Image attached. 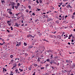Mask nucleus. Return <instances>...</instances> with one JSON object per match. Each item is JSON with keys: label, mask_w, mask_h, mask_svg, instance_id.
Instances as JSON below:
<instances>
[{"label": "nucleus", "mask_w": 75, "mask_h": 75, "mask_svg": "<svg viewBox=\"0 0 75 75\" xmlns=\"http://www.w3.org/2000/svg\"><path fill=\"white\" fill-rule=\"evenodd\" d=\"M16 42H17V44L16 45V46L18 47L19 46H20V45H21V42H18L16 41Z\"/></svg>", "instance_id": "1"}, {"label": "nucleus", "mask_w": 75, "mask_h": 75, "mask_svg": "<svg viewBox=\"0 0 75 75\" xmlns=\"http://www.w3.org/2000/svg\"><path fill=\"white\" fill-rule=\"evenodd\" d=\"M66 62L67 64H71V61H70V60H66Z\"/></svg>", "instance_id": "2"}, {"label": "nucleus", "mask_w": 75, "mask_h": 75, "mask_svg": "<svg viewBox=\"0 0 75 75\" xmlns=\"http://www.w3.org/2000/svg\"><path fill=\"white\" fill-rule=\"evenodd\" d=\"M27 37H28V38H29V37L34 38V36H33L31 34H29V35H27Z\"/></svg>", "instance_id": "3"}, {"label": "nucleus", "mask_w": 75, "mask_h": 75, "mask_svg": "<svg viewBox=\"0 0 75 75\" xmlns=\"http://www.w3.org/2000/svg\"><path fill=\"white\" fill-rule=\"evenodd\" d=\"M46 52H51L52 53L53 52L51 50H47L46 51Z\"/></svg>", "instance_id": "4"}, {"label": "nucleus", "mask_w": 75, "mask_h": 75, "mask_svg": "<svg viewBox=\"0 0 75 75\" xmlns=\"http://www.w3.org/2000/svg\"><path fill=\"white\" fill-rule=\"evenodd\" d=\"M54 61L51 59V60L50 61V63L51 64V65H52V64L54 63Z\"/></svg>", "instance_id": "5"}, {"label": "nucleus", "mask_w": 75, "mask_h": 75, "mask_svg": "<svg viewBox=\"0 0 75 75\" xmlns=\"http://www.w3.org/2000/svg\"><path fill=\"white\" fill-rule=\"evenodd\" d=\"M7 11L8 13H10V11H11V9L10 8L7 9Z\"/></svg>", "instance_id": "6"}, {"label": "nucleus", "mask_w": 75, "mask_h": 75, "mask_svg": "<svg viewBox=\"0 0 75 75\" xmlns=\"http://www.w3.org/2000/svg\"><path fill=\"white\" fill-rule=\"evenodd\" d=\"M66 7H67V8H72V6H71V5H67V6H66Z\"/></svg>", "instance_id": "7"}, {"label": "nucleus", "mask_w": 75, "mask_h": 75, "mask_svg": "<svg viewBox=\"0 0 75 75\" xmlns=\"http://www.w3.org/2000/svg\"><path fill=\"white\" fill-rule=\"evenodd\" d=\"M1 2L2 4H4L5 3V1L4 0H1Z\"/></svg>", "instance_id": "8"}, {"label": "nucleus", "mask_w": 75, "mask_h": 75, "mask_svg": "<svg viewBox=\"0 0 75 75\" xmlns=\"http://www.w3.org/2000/svg\"><path fill=\"white\" fill-rule=\"evenodd\" d=\"M57 38H59V39H61V36H60V35H58L57 36Z\"/></svg>", "instance_id": "9"}, {"label": "nucleus", "mask_w": 75, "mask_h": 75, "mask_svg": "<svg viewBox=\"0 0 75 75\" xmlns=\"http://www.w3.org/2000/svg\"><path fill=\"white\" fill-rule=\"evenodd\" d=\"M15 24L16 27H19V26L20 25V24H18L17 23H15Z\"/></svg>", "instance_id": "10"}, {"label": "nucleus", "mask_w": 75, "mask_h": 75, "mask_svg": "<svg viewBox=\"0 0 75 75\" xmlns=\"http://www.w3.org/2000/svg\"><path fill=\"white\" fill-rule=\"evenodd\" d=\"M52 18H47V21H50V20H51Z\"/></svg>", "instance_id": "11"}, {"label": "nucleus", "mask_w": 75, "mask_h": 75, "mask_svg": "<svg viewBox=\"0 0 75 75\" xmlns=\"http://www.w3.org/2000/svg\"><path fill=\"white\" fill-rule=\"evenodd\" d=\"M45 62H46V61H44V60H43L41 62V64H44V63H45Z\"/></svg>", "instance_id": "12"}, {"label": "nucleus", "mask_w": 75, "mask_h": 75, "mask_svg": "<svg viewBox=\"0 0 75 75\" xmlns=\"http://www.w3.org/2000/svg\"><path fill=\"white\" fill-rule=\"evenodd\" d=\"M56 37H57L56 36V35H53V37H52V38H54L55 39H56Z\"/></svg>", "instance_id": "13"}, {"label": "nucleus", "mask_w": 75, "mask_h": 75, "mask_svg": "<svg viewBox=\"0 0 75 75\" xmlns=\"http://www.w3.org/2000/svg\"><path fill=\"white\" fill-rule=\"evenodd\" d=\"M15 71L16 73H18V69L15 70Z\"/></svg>", "instance_id": "14"}, {"label": "nucleus", "mask_w": 75, "mask_h": 75, "mask_svg": "<svg viewBox=\"0 0 75 75\" xmlns=\"http://www.w3.org/2000/svg\"><path fill=\"white\" fill-rule=\"evenodd\" d=\"M20 3H18L17 4V6L18 7H19L20 6Z\"/></svg>", "instance_id": "15"}, {"label": "nucleus", "mask_w": 75, "mask_h": 75, "mask_svg": "<svg viewBox=\"0 0 75 75\" xmlns=\"http://www.w3.org/2000/svg\"><path fill=\"white\" fill-rule=\"evenodd\" d=\"M12 6H14L15 5V3L14 2H12Z\"/></svg>", "instance_id": "16"}, {"label": "nucleus", "mask_w": 75, "mask_h": 75, "mask_svg": "<svg viewBox=\"0 0 75 75\" xmlns=\"http://www.w3.org/2000/svg\"><path fill=\"white\" fill-rule=\"evenodd\" d=\"M20 13H16L15 14V15L16 16H18V15H19V14H20Z\"/></svg>", "instance_id": "17"}, {"label": "nucleus", "mask_w": 75, "mask_h": 75, "mask_svg": "<svg viewBox=\"0 0 75 75\" xmlns=\"http://www.w3.org/2000/svg\"><path fill=\"white\" fill-rule=\"evenodd\" d=\"M15 8L16 10H17V9H18V7L17 6H15Z\"/></svg>", "instance_id": "18"}, {"label": "nucleus", "mask_w": 75, "mask_h": 75, "mask_svg": "<svg viewBox=\"0 0 75 75\" xmlns=\"http://www.w3.org/2000/svg\"><path fill=\"white\" fill-rule=\"evenodd\" d=\"M53 54H51V56H50V57H51V58L50 59H52V58H53Z\"/></svg>", "instance_id": "19"}, {"label": "nucleus", "mask_w": 75, "mask_h": 75, "mask_svg": "<svg viewBox=\"0 0 75 75\" xmlns=\"http://www.w3.org/2000/svg\"><path fill=\"white\" fill-rule=\"evenodd\" d=\"M3 71H5V72H6V71H7V70L6 69H4V68H3Z\"/></svg>", "instance_id": "20"}, {"label": "nucleus", "mask_w": 75, "mask_h": 75, "mask_svg": "<svg viewBox=\"0 0 75 75\" xmlns=\"http://www.w3.org/2000/svg\"><path fill=\"white\" fill-rule=\"evenodd\" d=\"M74 17H75V15H72V17H71V18H72L74 19Z\"/></svg>", "instance_id": "21"}, {"label": "nucleus", "mask_w": 75, "mask_h": 75, "mask_svg": "<svg viewBox=\"0 0 75 75\" xmlns=\"http://www.w3.org/2000/svg\"><path fill=\"white\" fill-rule=\"evenodd\" d=\"M19 71H20V72H22V71H23V69H19Z\"/></svg>", "instance_id": "22"}, {"label": "nucleus", "mask_w": 75, "mask_h": 75, "mask_svg": "<svg viewBox=\"0 0 75 75\" xmlns=\"http://www.w3.org/2000/svg\"><path fill=\"white\" fill-rule=\"evenodd\" d=\"M53 36V35H50L49 37H50V38H52V37Z\"/></svg>", "instance_id": "23"}, {"label": "nucleus", "mask_w": 75, "mask_h": 75, "mask_svg": "<svg viewBox=\"0 0 75 75\" xmlns=\"http://www.w3.org/2000/svg\"><path fill=\"white\" fill-rule=\"evenodd\" d=\"M10 57H11V58H13V55H11L10 56Z\"/></svg>", "instance_id": "24"}, {"label": "nucleus", "mask_w": 75, "mask_h": 75, "mask_svg": "<svg viewBox=\"0 0 75 75\" xmlns=\"http://www.w3.org/2000/svg\"><path fill=\"white\" fill-rule=\"evenodd\" d=\"M46 61H47V62H50V59H47Z\"/></svg>", "instance_id": "25"}, {"label": "nucleus", "mask_w": 75, "mask_h": 75, "mask_svg": "<svg viewBox=\"0 0 75 75\" xmlns=\"http://www.w3.org/2000/svg\"><path fill=\"white\" fill-rule=\"evenodd\" d=\"M24 46H27V44L25 42H24Z\"/></svg>", "instance_id": "26"}, {"label": "nucleus", "mask_w": 75, "mask_h": 75, "mask_svg": "<svg viewBox=\"0 0 75 75\" xmlns=\"http://www.w3.org/2000/svg\"><path fill=\"white\" fill-rule=\"evenodd\" d=\"M45 17H46V18H47H47H48L49 17H48V15H47L45 16Z\"/></svg>", "instance_id": "27"}, {"label": "nucleus", "mask_w": 75, "mask_h": 75, "mask_svg": "<svg viewBox=\"0 0 75 75\" xmlns=\"http://www.w3.org/2000/svg\"><path fill=\"white\" fill-rule=\"evenodd\" d=\"M39 3H40V4H41V3H42V0H39Z\"/></svg>", "instance_id": "28"}, {"label": "nucleus", "mask_w": 75, "mask_h": 75, "mask_svg": "<svg viewBox=\"0 0 75 75\" xmlns=\"http://www.w3.org/2000/svg\"><path fill=\"white\" fill-rule=\"evenodd\" d=\"M3 44H5V42H4L3 43L1 44V43H0V45H3Z\"/></svg>", "instance_id": "29"}, {"label": "nucleus", "mask_w": 75, "mask_h": 75, "mask_svg": "<svg viewBox=\"0 0 75 75\" xmlns=\"http://www.w3.org/2000/svg\"><path fill=\"white\" fill-rule=\"evenodd\" d=\"M28 54H27V53H25V56H27V55H28Z\"/></svg>", "instance_id": "30"}, {"label": "nucleus", "mask_w": 75, "mask_h": 75, "mask_svg": "<svg viewBox=\"0 0 75 75\" xmlns=\"http://www.w3.org/2000/svg\"><path fill=\"white\" fill-rule=\"evenodd\" d=\"M32 68V65H31L30 67H29V68H28L29 69H30V68Z\"/></svg>", "instance_id": "31"}, {"label": "nucleus", "mask_w": 75, "mask_h": 75, "mask_svg": "<svg viewBox=\"0 0 75 75\" xmlns=\"http://www.w3.org/2000/svg\"><path fill=\"white\" fill-rule=\"evenodd\" d=\"M37 61H38V62H40V59H39V58H38V59Z\"/></svg>", "instance_id": "32"}, {"label": "nucleus", "mask_w": 75, "mask_h": 75, "mask_svg": "<svg viewBox=\"0 0 75 75\" xmlns=\"http://www.w3.org/2000/svg\"><path fill=\"white\" fill-rule=\"evenodd\" d=\"M28 8H29V9H31V6H28Z\"/></svg>", "instance_id": "33"}, {"label": "nucleus", "mask_w": 75, "mask_h": 75, "mask_svg": "<svg viewBox=\"0 0 75 75\" xmlns=\"http://www.w3.org/2000/svg\"><path fill=\"white\" fill-rule=\"evenodd\" d=\"M14 7H15V6H12V8L13 9V10H14Z\"/></svg>", "instance_id": "34"}, {"label": "nucleus", "mask_w": 75, "mask_h": 75, "mask_svg": "<svg viewBox=\"0 0 75 75\" xmlns=\"http://www.w3.org/2000/svg\"><path fill=\"white\" fill-rule=\"evenodd\" d=\"M34 66L35 67H37V66H38V65L37 64H35L34 65Z\"/></svg>", "instance_id": "35"}, {"label": "nucleus", "mask_w": 75, "mask_h": 75, "mask_svg": "<svg viewBox=\"0 0 75 75\" xmlns=\"http://www.w3.org/2000/svg\"><path fill=\"white\" fill-rule=\"evenodd\" d=\"M11 30H13V27L11 26Z\"/></svg>", "instance_id": "36"}, {"label": "nucleus", "mask_w": 75, "mask_h": 75, "mask_svg": "<svg viewBox=\"0 0 75 75\" xmlns=\"http://www.w3.org/2000/svg\"><path fill=\"white\" fill-rule=\"evenodd\" d=\"M56 23H57V24H59V22H58V21H57L56 22Z\"/></svg>", "instance_id": "37"}, {"label": "nucleus", "mask_w": 75, "mask_h": 75, "mask_svg": "<svg viewBox=\"0 0 75 75\" xmlns=\"http://www.w3.org/2000/svg\"><path fill=\"white\" fill-rule=\"evenodd\" d=\"M8 24H9V25H11V23H8Z\"/></svg>", "instance_id": "38"}, {"label": "nucleus", "mask_w": 75, "mask_h": 75, "mask_svg": "<svg viewBox=\"0 0 75 75\" xmlns=\"http://www.w3.org/2000/svg\"><path fill=\"white\" fill-rule=\"evenodd\" d=\"M41 35H42V34L40 33L39 34V35L40 37H41Z\"/></svg>", "instance_id": "39"}, {"label": "nucleus", "mask_w": 75, "mask_h": 75, "mask_svg": "<svg viewBox=\"0 0 75 75\" xmlns=\"http://www.w3.org/2000/svg\"><path fill=\"white\" fill-rule=\"evenodd\" d=\"M25 11H26V13H28V11L27 9Z\"/></svg>", "instance_id": "40"}, {"label": "nucleus", "mask_w": 75, "mask_h": 75, "mask_svg": "<svg viewBox=\"0 0 75 75\" xmlns=\"http://www.w3.org/2000/svg\"><path fill=\"white\" fill-rule=\"evenodd\" d=\"M10 22H11V21H7V23H10Z\"/></svg>", "instance_id": "41"}, {"label": "nucleus", "mask_w": 75, "mask_h": 75, "mask_svg": "<svg viewBox=\"0 0 75 75\" xmlns=\"http://www.w3.org/2000/svg\"><path fill=\"white\" fill-rule=\"evenodd\" d=\"M44 69V67L41 68V69Z\"/></svg>", "instance_id": "42"}, {"label": "nucleus", "mask_w": 75, "mask_h": 75, "mask_svg": "<svg viewBox=\"0 0 75 75\" xmlns=\"http://www.w3.org/2000/svg\"><path fill=\"white\" fill-rule=\"evenodd\" d=\"M22 8H24V9H25L26 7L25 6H23L22 7Z\"/></svg>", "instance_id": "43"}, {"label": "nucleus", "mask_w": 75, "mask_h": 75, "mask_svg": "<svg viewBox=\"0 0 75 75\" xmlns=\"http://www.w3.org/2000/svg\"><path fill=\"white\" fill-rule=\"evenodd\" d=\"M9 14H13V13H12V12H9Z\"/></svg>", "instance_id": "44"}, {"label": "nucleus", "mask_w": 75, "mask_h": 75, "mask_svg": "<svg viewBox=\"0 0 75 75\" xmlns=\"http://www.w3.org/2000/svg\"><path fill=\"white\" fill-rule=\"evenodd\" d=\"M37 10H38V11H40V10H41L40 9H39L38 8H37Z\"/></svg>", "instance_id": "45"}, {"label": "nucleus", "mask_w": 75, "mask_h": 75, "mask_svg": "<svg viewBox=\"0 0 75 75\" xmlns=\"http://www.w3.org/2000/svg\"><path fill=\"white\" fill-rule=\"evenodd\" d=\"M17 65H16V64H15L13 67V68H15V67H16Z\"/></svg>", "instance_id": "46"}, {"label": "nucleus", "mask_w": 75, "mask_h": 75, "mask_svg": "<svg viewBox=\"0 0 75 75\" xmlns=\"http://www.w3.org/2000/svg\"><path fill=\"white\" fill-rule=\"evenodd\" d=\"M37 4H38L39 3V2H38V1L36 0V1Z\"/></svg>", "instance_id": "47"}, {"label": "nucleus", "mask_w": 75, "mask_h": 75, "mask_svg": "<svg viewBox=\"0 0 75 75\" xmlns=\"http://www.w3.org/2000/svg\"><path fill=\"white\" fill-rule=\"evenodd\" d=\"M33 46H30V48H33Z\"/></svg>", "instance_id": "48"}, {"label": "nucleus", "mask_w": 75, "mask_h": 75, "mask_svg": "<svg viewBox=\"0 0 75 75\" xmlns=\"http://www.w3.org/2000/svg\"><path fill=\"white\" fill-rule=\"evenodd\" d=\"M67 44H68L69 45H70L71 43H70V42H68V43H67Z\"/></svg>", "instance_id": "49"}, {"label": "nucleus", "mask_w": 75, "mask_h": 75, "mask_svg": "<svg viewBox=\"0 0 75 75\" xmlns=\"http://www.w3.org/2000/svg\"><path fill=\"white\" fill-rule=\"evenodd\" d=\"M38 21V19H37L35 21V22H37V21Z\"/></svg>", "instance_id": "50"}, {"label": "nucleus", "mask_w": 75, "mask_h": 75, "mask_svg": "<svg viewBox=\"0 0 75 75\" xmlns=\"http://www.w3.org/2000/svg\"><path fill=\"white\" fill-rule=\"evenodd\" d=\"M73 67H75V64H74L73 65Z\"/></svg>", "instance_id": "51"}, {"label": "nucleus", "mask_w": 75, "mask_h": 75, "mask_svg": "<svg viewBox=\"0 0 75 75\" xmlns=\"http://www.w3.org/2000/svg\"><path fill=\"white\" fill-rule=\"evenodd\" d=\"M32 15H33V16H35V13H33V14H32Z\"/></svg>", "instance_id": "52"}, {"label": "nucleus", "mask_w": 75, "mask_h": 75, "mask_svg": "<svg viewBox=\"0 0 75 75\" xmlns=\"http://www.w3.org/2000/svg\"><path fill=\"white\" fill-rule=\"evenodd\" d=\"M64 73H66V72H67V71L66 70H65L64 71Z\"/></svg>", "instance_id": "53"}, {"label": "nucleus", "mask_w": 75, "mask_h": 75, "mask_svg": "<svg viewBox=\"0 0 75 75\" xmlns=\"http://www.w3.org/2000/svg\"><path fill=\"white\" fill-rule=\"evenodd\" d=\"M74 40H71L72 42H74Z\"/></svg>", "instance_id": "54"}, {"label": "nucleus", "mask_w": 75, "mask_h": 75, "mask_svg": "<svg viewBox=\"0 0 75 75\" xmlns=\"http://www.w3.org/2000/svg\"><path fill=\"white\" fill-rule=\"evenodd\" d=\"M6 31H7L8 32V33H10V31H9V30H6Z\"/></svg>", "instance_id": "55"}, {"label": "nucleus", "mask_w": 75, "mask_h": 75, "mask_svg": "<svg viewBox=\"0 0 75 75\" xmlns=\"http://www.w3.org/2000/svg\"><path fill=\"white\" fill-rule=\"evenodd\" d=\"M20 65H21L20 64V63H19V64H18V67H20Z\"/></svg>", "instance_id": "56"}, {"label": "nucleus", "mask_w": 75, "mask_h": 75, "mask_svg": "<svg viewBox=\"0 0 75 75\" xmlns=\"http://www.w3.org/2000/svg\"><path fill=\"white\" fill-rule=\"evenodd\" d=\"M66 37L67 38V37H68V35H67V34L66 35Z\"/></svg>", "instance_id": "57"}, {"label": "nucleus", "mask_w": 75, "mask_h": 75, "mask_svg": "<svg viewBox=\"0 0 75 75\" xmlns=\"http://www.w3.org/2000/svg\"><path fill=\"white\" fill-rule=\"evenodd\" d=\"M67 17H68V16L67 15H66V16H65V18H67Z\"/></svg>", "instance_id": "58"}, {"label": "nucleus", "mask_w": 75, "mask_h": 75, "mask_svg": "<svg viewBox=\"0 0 75 75\" xmlns=\"http://www.w3.org/2000/svg\"><path fill=\"white\" fill-rule=\"evenodd\" d=\"M37 33L38 34H40V32H37Z\"/></svg>", "instance_id": "59"}, {"label": "nucleus", "mask_w": 75, "mask_h": 75, "mask_svg": "<svg viewBox=\"0 0 75 75\" xmlns=\"http://www.w3.org/2000/svg\"><path fill=\"white\" fill-rule=\"evenodd\" d=\"M63 18L62 19V20H64V16H63Z\"/></svg>", "instance_id": "60"}, {"label": "nucleus", "mask_w": 75, "mask_h": 75, "mask_svg": "<svg viewBox=\"0 0 75 75\" xmlns=\"http://www.w3.org/2000/svg\"><path fill=\"white\" fill-rule=\"evenodd\" d=\"M61 18L62 19V20H62V19H63V17H61Z\"/></svg>", "instance_id": "61"}, {"label": "nucleus", "mask_w": 75, "mask_h": 75, "mask_svg": "<svg viewBox=\"0 0 75 75\" xmlns=\"http://www.w3.org/2000/svg\"><path fill=\"white\" fill-rule=\"evenodd\" d=\"M35 72H34V74H33V75H35Z\"/></svg>", "instance_id": "62"}, {"label": "nucleus", "mask_w": 75, "mask_h": 75, "mask_svg": "<svg viewBox=\"0 0 75 75\" xmlns=\"http://www.w3.org/2000/svg\"><path fill=\"white\" fill-rule=\"evenodd\" d=\"M56 33V31L53 33V34H55Z\"/></svg>", "instance_id": "63"}, {"label": "nucleus", "mask_w": 75, "mask_h": 75, "mask_svg": "<svg viewBox=\"0 0 75 75\" xmlns=\"http://www.w3.org/2000/svg\"><path fill=\"white\" fill-rule=\"evenodd\" d=\"M10 75H13V74H12L11 73L10 74Z\"/></svg>", "instance_id": "64"}]
</instances>
